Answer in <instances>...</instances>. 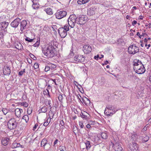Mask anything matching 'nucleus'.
Masks as SVG:
<instances>
[{
  "mask_svg": "<svg viewBox=\"0 0 151 151\" xmlns=\"http://www.w3.org/2000/svg\"><path fill=\"white\" fill-rule=\"evenodd\" d=\"M142 67L138 70L135 71V72L138 74H142L144 73L145 71V70L143 65H140Z\"/></svg>",
  "mask_w": 151,
  "mask_h": 151,
  "instance_id": "19",
  "label": "nucleus"
},
{
  "mask_svg": "<svg viewBox=\"0 0 151 151\" xmlns=\"http://www.w3.org/2000/svg\"><path fill=\"white\" fill-rule=\"evenodd\" d=\"M67 14V12L65 11H58L55 13V15L56 18L58 19H60L65 17Z\"/></svg>",
  "mask_w": 151,
  "mask_h": 151,
  "instance_id": "6",
  "label": "nucleus"
},
{
  "mask_svg": "<svg viewBox=\"0 0 151 151\" xmlns=\"http://www.w3.org/2000/svg\"><path fill=\"white\" fill-rule=\"evenodd\" d=\"M29 55L31 58L33 59L34 60H36L37 58L36 57L32 54L30 53Z\"/></svg>",
  "mask_w": 151,
  "mask_h": 151,
  "instance_id": "51",
  "label": "nucleus"
},
{
  "mask_svg": "<svg viewBox=\"0 0 151 151\" xmlns=\"http://www.w3.org/2000/svg\"><path fill=\"white\" fill-rule=\"evenodd\" d=\"M101 135L102 138L104 139H106L107 138L108 136L106 134L105 132H102L101 133Z\"/></svg>",
  "mask_w": 151,
  "mask_h": 151,
  "instance_id": "32",
  "label": "nucleus"
},
{
  "mask_svg": "<svg viewBox=\"0 0 151 151\" xmlns=\"http://www.w3.org/2000/svg\"><path fill=\"white\" fill-rule=\"evenodd\" d=\"M92 50L91 47L89 45H85L83 46V51L86 54H88L91 52Z\"/></svg>",
  "mask_w": 151,
  "mask_h": 151,
  "instance_id": "11",
  "label": "nucleus"
},
{
  "mask_svg": "<svg viewBox=\"0 0 151 151\" xmlns=\"http://www.w3.org/2000/svg\"><path fill=\"white\" fill-rule=\"evenodd\" d=\"M48 145L49 146V148H50L51 146L49 144H47V139H43L41 142V147H43L44 148V149H45V146L46 145Z\"/></svg>",
  "mask_w": 151,
  "mask_h": 151,
  "instance_id": "20",
  "label": "nucleus"
},
{
  "mask_svg": "<svg viewBox=\"0 0 151 151\" xmlns=\"http://www.w3.org/2000/svg\"><path fill=\"white\" fill-rule=\"evenodd\" d=\"M106 109H106V110L104 111V113L105 114H106L107 115L109 116V113H108V111H107Z\"/></svg>",
  "mask_w": 151,
  "mask_h": 151,
  "instance_id": "59",
  "label": "nucleus"
},
{
  "mask_svg": "<svg viewBox=\"0 0 151 151\" xmlns=\"http://www.w3.org/2000/svg\"><path fill=\"white\" fill-rule=\"evenodd\" d=\"M131 139L134 142H135L137 139L138 136L135 132H133V133L131 134Z\"/></svg>",
  "mask_w": 151,
  "mask_h": 151,
  "instance_id": "21",
  "label": "nucleus"
},
{
  "mask_svg": "<svg viewBox=\"0 0 151 151\" xmlns=\"http://www.w3.org/2000/svg\"><path fill=\"white\" fill-rule=\"evenodd\" d=\"M50 70V67H49L48 65L45 66V72H47Z\"/></svg>",
  "mask_w": 151,
  "mask_h": 151,
  "instance_id": "48",
  "label": "nucleus"
},
{
  "mask_svg": "<svg viewBox=\"0 0 151 151\" xmlns=\"http://www.w3.org/2000/svg\"><path fill=\"white\" fill-rule=\"evenodd\" d=\"M20 22L21 19L19 18H17L11 23L10 25L13 27L16 28Z\"/></svg>",
  "mask_w": 151,
  "mask_h": 151,
  "instance_id": "9",
  "label": "nucleus"
},
{
  "mask_svg": "<svg viewBox=\"0 0 151 151\" xmlns=\"http://www.w3.org/2000/svg\"><path fill=\"white\" fill-rule=\"evenodd\" d=\"M22 109H21L17 108L15 110V113L16 116L18 118L20 117L21 113L22 112Z\"/></svg>",
  "mask_w": 151,
  "mask_h": 151,
  "instance_id": "15",
  "label": "nucleus"
},
{
  "mask_svg": "<svg viewBox=\"0 0 151 151\" xmlns=\"http://www.w3.org/2000/svg\"><path fill=\"white\" fill-rule=\"evenodd\" d=\"M137 62H134L133 65L134 66V69L135 71L138 70V69H140L142 66L140 65H143L141 61H139V60H137Z\"/></svg>",
  "mask_w": 151,
  "mask_h": 151,
  "instance_id": "10",
  "label": "nucleus"
},
{
  "mask_svg": "<svg viewBox=\"0 0 151 151\" xmlns=\"http://www.w3.org/2000/svg\"><path fill=\"white\" fill-rule=\"evenodd\" d=\"M33 4L32 5V7L34 9H36L39 7V3L38 0H31Z\"/></svg>",
  "mask_w": 151,
  "mask_h": 151,
  "instance_id": "17",
  "label": "nucleus"
},
{
  "mask_svg": "<svg viewBox=\"0 0 151 151\" xmlns=\"http://www.w3.org/2000/svg\"><path fill=\"white\" fill-rule=\"evenodd\" d=\"M56 45H54L53 43H50L47 47L42 49V52L48 58L53 57L56 55Z\"/></svg>",
  "mask_w": 151,
  "mask_h": 151,
  "instance_id": "1",
  "label": "nucleus"
},
{
  "mask_svg": "<svg viewBox=\"0 0 151 151\" xmlns=\"http://www.w3.org/2000/svg\"><path fill=\"white\" fill-rule=\"evenodd\" d=\"M34 68L35 69H37L39 67V65L37 63H35L34 65Z\"/></svg>",
  "mask_w": 151,
  "mask_h": 151,
  "instance_id": "53",
  "label": "nucleus"
},
{
  "mask_svg": "<svg viewBox=\"0 0 151 151\" xmlns=\"http://www.w3.org/2000/svg\"><path fill=\"white\" fill-rule=\"evenodd\" d=\"M46 90L47 91V95L49 97H50V93L48 90L47 89H46Z\"/></svg>",
  "mask_w": 151,
  "mask_h": 151,
  "instance_id": "61",
  "label": "nucleus"
},
{
  "mask_svg": "<svg viewBox=\"0 0 151 151\" xmlns=\"http://www.w3.org/2000/svg\"><path fill=\"white\" fill-rule=\"evenodd\" d=\"M73 48H72L70 50V52L68 56L69 58H71L74 55V53L73 52Z\"/></svg>",
  "mask_w": 151,
  "mask_h": 151,
  "instance_id": "41",
  "label": "nucleus"
},
{
  "mask_svg": "<svg viewBox=\"0 0 151 151\" xmlns=\"http://www.w3.org/2000/svg\"><path fill=\"white\" fill-rule=\"evenodd\" d=\"M134 45H130L128 49V53L130 54H134L136 53L135 49H134Z\"/></svg>",
  "mask_w": 151,
  "mask_h": 151,
  "instance_id": "16",
  "label": "nucleus"
},
{
  "mask_svg": "<svg viewBox=\"0 0 151 151\" xmlns=\"http://www.w3.org/2000/svg\"><path fill=\"white\" fill-rule=\"evenodd\" d=\"M25 40L27 41H28L29 42H33L35 40V39H31L29 37H26V38L25 39Z\"/></svg>",
  "mask_w": 151,
  "mask_h": 151,
  "instance_id": "38",
  "label": "nucleus"
},
{
  "mask_svg": "<svg viewBox=\"0 0 151 151\" xmlns=\"http://www.w3.org/2000/svg\"><path fill=\"white\" fill-rule=\"evenodd\" d=\"M81 116L83 119L86 120H88L89 119V117L90 116L89 115H85L83 114V112H81L80 114Z\"/></svg>",
  "mask_w": 151,
  "mask_h": 151,
  "instance_id": "26",
  "label": "nucleus"
},
{
  "mask_svg": "<svg viewBox=\"0 0 151 151\" xmlns=\"http://www.w3.org/2000/svg\"><path fill=\"white\" fill-rule=\"evenodd\" d=\"M40 44V41H37L36 43L34 44L33 45V46L34 47H38L39 46Z\"/></svg>",
  "mask_w": 151,
  "mask_h": 151,
  "instance_id": "44",
  "label": "nucleus"
},
{
  "mask_svg": "<svg viewBox=\"0 0 151 151\" xmlns=\"http://www.w3.org/2000/svg\"><path fill=\"white\" fill-rule=\"evenodd\" d=\"M3 73L5 75H9L11 73V70L8 66H4L3 69Z\"/></svg>",
  "mask_w": 151,
  "mask_h": 151,
  "instance_id": "12",
  "label": "nucleus"
},
{
  "mask_svg": "<svg viewBox=\"0 0 151 151\" xmlns=\"http://www.w3.org/2000/svg\"><path fill=\"white\" fill-rule=\"evenodd\" d=\"M82 100L83 102L86 105L88 106L90 104V100L86 97H85L84 98H83Z\"/></svg>",
  "mask_w": 151,
  "mask_h": 151,
  "instance_id": "24",
  "label": "nucleus"
},
{
  "mask_svg": "<svg viewBox=\"0 0 151 151\" xmlns=\"http://www.w3.org/2000/svg\"><path fill=\"white\" fill-rule=\"evenodd\" d=\"M74 60L76 62H84L85 60V57L83 55L78 54L75 56Z\"/></svg>",
  "mask_w": 151,
  "mask_h": 151,
  "instance_id": "7",
  "label": "nucleus"
},
{
  "mask_svg": "<svg viewBox=\"0 0 151 151\" xmlns=\"http://www.w3.org/2000/svg\"><path fill=\"white\" fill-rule=\"evenodd\" d=\"M25 72V69H24L23 70H21L19 72L18 75L19 76H22L23 73Z\"/></svg>",
  "mask_w": 151,
  "mask_h": 151,
  "instance_id": "43",
  "label": "nucleus"
},
{
  "mask_svg": "<svg viewBox=\"0 0 151 151\" xmlns=\"http://www.w3.org/2000/svg\"><path fill=\"white\" fill-rule=\"evenodd\" d=\"M90 0H78V3L79 4H86Z\"/></svg>",
  "mask_w": 151,
  "mask_h": 151,
  "instance_id": "28",
  "label": "nucleus"
},
{
  "mask_svg": "<svg viewBox=\"0 0 151 151\" xmlns=\"http://www.w3.org/2000/svg\"><path fill=\"white\" fill-rule=\"evenodd\" d=\"M45 104L46 106H49V107H50V109L52 108L51 104V100H47L46 101H45Z\"/></svg>",
  "mask_w": 151,
  "mask_h": 151,
  "instance_id": "34",
  "label": "nucleus"
},
{
  "mask_svg": "<svg viewBox=\"0 0 151 151\" xmlns=\"http://www.w3.org/2000/svg\"><path fill=\"white\" fill-rule=\"evenodd\" d=\"M128 147L131 151H137L138 149V145L134 142H132V144H129Z\"/></svg>",
  "mask_w": 151,
  "mask_h": 151,
  "instance_id": "8",
  "label": "nucleus"
},
{
  "mask_svg": "<svg viewBox=\"0 0 151 151\" xmlns=\"http://www.w3.org/2000/svg\"><path fill=\"white\" fill-rule=\"evenodd\" d=\"M32 111V109L31 108L29 107L27 110V113L28 114L30 115L31 114Z\"/></svg>",
  "mask_w": 151,
  "mask_h": 151,
  "instance_id": "42",
  "label": "nucleus"
},
{
  "mask_svg": "<svg viewBox=\"0 0 151 151\" xmlns=\"http://www.w3.org/2000/svg\"><path fill=\"white\" fill-rule=\"evenodd\" d=\"M137 23V21L135 20H134L132 22V24L134 26L135 24H136Z\"/></svg>",
  "mask_w": 151,
  "mask_h": 151,
  "instance_id": "58",
  "label": "nucleus"
},
{
  "mask_svg": "<svg viewBox=\"0 0 151 151\" xmlns=\"http://www.w3.org/2000/svg\"><path fill=\"white\" fill-rule=\"evenodd\" d=\"M9 139V138H3L1 141V143L4 146H6L8 144V142Z\"/></svg>",
  "mask_w": 151,
  "mask_h": 151,
  "instance_id": "23",
  "label": "nucleus"
},
{
  "mask_svg": "<svg viewBox=\"0 0 151 151\" xmlns=\"http://www.w3.org/2000/svg\"><path fill=\"white\" fill-rule=\"evenodd\" d=\"M9 23L6 22H0V30L5 29L7 27Z\"/></svg>",
  "mask_w": 151,
  "mask_h": 151,
  "instance_id": "14",
  "label": "nucleus"
},
{
  "mask_svg": "<svg viewBox=\"0 0 151 151\" xmlns=\"http://www.w3.org/2000/svg\"><path fill=\"white\" fill-rule=\"evenodd\" d=\"M22 119H24L27 123L28 122L29 119L28 116L27 115H26L23 116Z\"/></svg>",
  "mask_w": 151,
  "mask_h": 151,
  "instance_id": "36",
  "label": "nucleus"
},
{
  "mask_svg": "<svg viewBox=\"0 0 151 151\" xmlns=\"http://www.w3.org/2000/svg\"><path fill=\"white\" fill-rule=\"evenodd\" d=\"M130 16L127 15L126 16V18L128 19H130Z\"/></svg>",
  "mask_w": 151,
  "mask_h": 151,
  "instance_id": "63",
  "label": "nucleus"
},
{
  "mask_svg": "<svg viewBox=\"0 0 151 151\" xmlns=\"http://www.w3.org/2000/svg\"><path fill=\"white\" fill-rule=\"evenodd\" d=\"M85 143L86 147V149L88 150L90 149L91 146L90 142L86 140Z\"/></svg>",
  "mask_w": 151,
  "mask_h": 151,
  "instance_id": "30",
  "label": "nucleus"
},
{
  "mask_svg": "<svg viewBox=\"0 0 151 151\" xmlns=\"http://www.w3.org/2000/svg\"><path fill=\"white\" fill-rule=\"evenodd\" d=\"M65 125V123L63 120H60V126H63Z\"/></svg>",
  "mask_w": 151,
  "mask_h": 151,
  "instance_id": "52",
  "label": "nucleus"
},
{
  "mask_svg": "<svg viewBox=\"0 0 151 151\" xmlns=\"http://www.w3.org/2000/svg\"><path fill=\"white\" fill-rule=\"evenodd\" d=\"M40 111L42 112L45 113L47 111V107L44 106L41 109Z\"/></svg>",
  "mask_w": 151,
  "mask_h": 151,
  "instance_id": "35",
  "label": "nucleus"
},
{
  "mask_svg": "<svg viewBox=\"0 0 151 151\" xmlns=\"http://www.w3.org/2000/svg\"><path fill=\"white\" fill-rule=\"evenodd\" d=\"M101 57H99V55H97V56H95L94 57V58L95 60H97L98 58H99L100 59H101L102 58L104 57V55H101Z\"/></svg>",
  "mask_w": 151,
  "mask_h": 151,
  "instance_id": "39",
  "label": "nucleus"
},
{
  "mask_svg": "<svg viewBox=\"0 0 151 151\" xmlns=\"http://www.w3.org/2000/svg\"><path fill=\"white\" fill-rule=\"evenodd\" d=\"M109 61L108 60H106L105 61L104 64H102V65H107L109 63Z\"/></svg>",
  "mask_w": 151,
  "mask_h": 151,
  "instance_id": "60",
  "label": "nucleus"
},
{
  "mask_svg": "<svg viewBox=\"0 0 151 151\" xmlns=\"http://www.w3.org/2000/svg\"><path fill=\"white\" fill-rule=\"evenodd\" d=\"M20 30L22 32L23 31L24 29H25V27L27 24V22L26 20L22 21L20 22Z\"/></svg>",
  "mask_w": 151,
  "mask_h": 151,
  "instance_id": "18",
  "label": "nucleus"
},
{
  "mask_svg": "<svg viewBox=\"0 0 151 151\" xmlns=\"http://www.w3.org/2000/svg\"><path fill=\"white\" fill-rule=\"evenodd\" d=\"M58 100L59 101H61L63 99V95L62 94H60L58 97Z\"/></svg>",
  "mask_w": 151,
  "mask_h": 151,
  "instance_id": "46",
  "label": "nucleus"
},
{
  "mask_svg": "<svg viewBox=\"0 0 151 151\" xmlns=\"http://www.w3.org/2000/svg\"><path fill=\"white\" fill-rule=\"evenodd\" d=\"M18 124L16 120L14 118H11L9 120L7 123V126L10 129H15Z\"/></svg>",
  "mask_w": 151,
  "mask_h": 151,
  "instance_id": "4",
  "label": "nucleus"
},
{
  "mask_svg": "<svg viewBox=\"0 0 151 151\" xmlns=\"http://www.w3.org/2000/svg\"><path fill=\"white\" fill-rule=\"evenodd\" d=\"M51 70H52L54 69L56 67L55 65L54 64H52V63H51Z\"/></svg>",
  "mask_w": 151,
  "mask_h": 151,
  "instance_id": "55",
  "label": "nucleus"
},
{
  "mask_svg": "<svg viewBox=\"0 0 151 151\" xmlns=\"http://www.w3.org/2000/svg\"><path fill=\"white\" fill-rule=\"evenodd\" d=\"M134 49H135V50L136 53L137 52H139V48L138 47H137V46H135V45H134Z\"/></svg>",
  "mask_w": 151,
  "mask_h": 151,
  "instance_id": "49",
  "label": "nucleus"
},
{
  "mask_svg": "<svg viewBox=\"0 0 151 151\" xmlns=\"http://www.w3.org/2000/svg\"><path fill=\"white\" fill-rule=\"evenodd\" d=\"M21 104L22 105L26 107L28 106V104L26 102H22L21 103Z\"/></svg>",
  "mask_w": 151,
  "mask_h": 151,
  "instance_id": "47",
  "label": "nucleus"
},
{
  "mask_svg": "<svg viewBox=\"0 0 151 151\" xmlns=\"http://www.w3.org/2000/svg\"><path fill=\"white\" fill-rule=\"evenodd\" d=\"M58 141V139H56V140H55V141L54 143V146L57 143Z\"/></svg>",
  "mask_w": 151,
  "mask_h": 151,
  "instance_id": "62",
  "label": "nucleus"
},
{
  "mask_svg": "<svg viewBox=\"0 0 151 151\" xmlns=\"http://www.w3.org/2000/svg\"><path fill=\"white\" fill-rule=\"evenodd\" d=\"M106 109H108V111H111L114 110V108L112 105H108L106 107Z\"/></svg>",
  "mask_w": 151,
  "mask_h": 151,
  "instance_id": "33",
  "label": "nucleus"
},
{
  "mask_svg": "<svg viewBox=\"0 0 151 151\" xmlns=\"http://www.w3.org/2000/svg\"><path fill=\"white\" fill-rule=\"evenodd\" d=\"M49 123H48V122L47 121H47L46 122H45L44 123L43 125L45 126H47L48 124H49Z\"/></svg>",
  "mask_w": 151,
  "mask_h": 151,
  "instance_id": "56",
  "label": "nucleus"
},
{
  "mask_svg": "<svg viewBox=\"0 0 151 151\" xmlns=\"http://www.w3.org/2000/svg\"><path fill=\"white\" fill-rule=\"evenodd\" d=\"M59 149L61 151H65L66 150L65 147L64 146H60Z\"/></svg>",
  "mask_w": 151,
  "mask_h": 151,
  "instance_id": "50",
  "label": "nucleus"
},
{
  "mask_svg": "<svg viewBox=\"0 0 151 151\" xmlns=\"http://www.w3.org/2000/svg\"><path fill=\"white\" fill-rule=\"evenodd\" d=\"M2 111H3L4 114V115H6V114L8 112H9V110L7 109L6 108H3L2 110Z\"/></svg>",
  "mask_w": 151,
  "mask_h": 151,
  "instance_id": "37",
  "label": "nucleus"
},
{
  "mask_svg": "<svg viewBox=\"0 0 151 151\" xmlns=\"http://www.w3.org/2000/svg\"><path fill=\"white\" fill-rule=\"evenodd\" d=\"M93 151H101L100 147L98 145H95L93 147Z\"/></svg>",
  "mask_w": 151,
  "mask_h": 151,
  "instance_id": "31",
  "label": "nucleus"
},
{
  "mask_svg": "<svg viewBox=\"0 0 151 151\" xmlns=\"http://www.w3.org/2000/svg\"><path fill=\"white\" fill-rule=\"evenodd\" d=\"M142 140L143 142H147L149 139V137L147 135H144L142 136Z\"/></svg>",
  "mask_w": 151,
  "mask_h": 151,
  "instance_id": "27",
  "label": "nucleus"
},
{
  "mask_svg": "<svg viewBox=\"0 0 151 151\" xmlns=\"http://www.w3.org/2000/svg\"><path fill=\"white\" fill-rule=\"evenodd\" d=\"M12 147L13 148L19 147H22V145H20L19 143H18L16 142H14L12 144Z\"/></svg>",
  "mask_w": 151,
  "mask_h": 151,
  "instance_id": "25",
  "label": "nucleus"
},
{
  "mask_svg": "<svg viewBox=\"0 0 151 151\" xmlns=\"http://www.w3.org/2000/svg\"><path fill=\"white\" fill-rule=\"evenodd\" d=\"M5 146H3L2 147L1 150L2 151H5L6 150V147Z\"/></svg>",
  "mask_w": 151,
  "mask_h": 151,
  "instance_id": "57",
  "label": "nucleus"
},
{
  "mask_svg": "<svg viewBox=\"0 0 151 151\" xmlns=\"http://www.w3.org/2000/svg\"><path fill=\"white\" fill-rule=\"evenodd\" d=\"M70 28L69 25L66 24L63 27L60 28L58 30V33L62 38H65L67 35V32L69 31Z\"/></svg>",
  "mask_w": 151,
  "mask_h": 151,
  "instance_id": "2",
  "label": "nucleus"
},
{
  "mask_svg": "<svg viewBox=\"0 0 151 151\" xmlns=\"http://www.w3.org/2000/svg\"><path fill=\"white\" fill-rule=\"evenodd\" d=\"M76 23L77 24V17L74 14L70 15L68 20L67 24L69 25L71 29L74 28Z\"/></svg>",
  "mask_w": 151,
  "mask_h": 151,
  "instance_id": "3",
  "label": "nucleus"
},
{
  "mask_svg": "<svg viewBox=\"0 0 151 151\" xmlns=\"http://www.w3.org/2000/svg\"><path fill=\"white\" fill-rule=\"evenodd\" d=\"M79 125L80 126L81 128H83L84 125H83V123L82 122H79Z\"/></svg>",
  "mask_w": 151,
  "mask_h": 151,
  "instance_id": "54",
  "label": "nucleus"
},
{
  "mask_svg": "<svg viewBox=\"0 0 151 151\" xmlns=\"http://www.w3.org/2000/svg\"><path fill=\"white\" fill-rule=\"evenodd\" d=\"M115 112L116 111L114 110V111H113H113L112 110H111V111L109 110L108 111V113H109V116H111V114L112 115L114 114L115 113Z\"/></svg>",
  "mask_w": 151,
  "mask_h": 151,
  "instance_id": "45",
  "label": "nucleus"
},
{
  "mask_svg": "<svg viewBox=\"0 0 151 151\" xmlns=\"http://www.w3.org/2000/svg\"><path fill=\"white\" fill-rule=\"evenodd\" d=\"M113 145V146H114V147L116 151H117V150L119 151H121V150H123V149L121 147V145L119 143V142H115V143H114Z\"/></svg>",
  "mask_w": 151,
  "mask_h": 151,
  "instance_id": "13",
  "label": "nucleus"
},
{
  "mask_svg": "<svg viewBox=\"0 0 151 151\" xmlns=\"http://www.w3.org/2000/svg\"><path fill=\"white\" fill-rule=\"evenodd\" d=\"M87 19L86 16L83 15H80L77 17V24L79 25H83L86 22Z\"/></svg>",
  "mask_w": 151,
  "mask_h": 151,
  "instance_id": "5",
  "label": "nucleus"
},
{
  "mask_svg": "<svg viewBox=\"0 0 151 151\" xmlns=\"http://www.w3.org/2000/svg\"><path fill=\"white\" fill-rule=\"evenodd\" d=\"M95 13L94 9L93 8L89 9L87 11V14L89 16L93 15Z\"/></svg>",
  "mask_w": 151,
  "mask_h": 151,
  "instance_id": "22",
  "label": "nucleus"
},
{
  "mask_svg": "<svg viewBox=\"0 0 151 151\" xmlns=\"http://www.w3.org/2000/svg\"><path fill=\"white\" fill-rule=\"evenodd\" d=\"M21 132V131L20 130H19L18 129L17 130H15L14 132L13 133L14 134H19Z\"/></svg>",
  "mask_w": 151,
  "mask_h": 151,
  "instance_id": "40",
  "label": "nucleus"
},
{
  "mask_svg": "<svg viewBox=\"0 0 151 151\" xmlns=\"http://www.w3.org/2000/svg\"><path fill=\"white\" fill-rule=\"evenodd\" d=\"M45 12L47 14L49 15H51L53 14V12L52 11L51 9L50 8H48L46 9L45 10Z\"/></svg>",
  "mask_w": 151,
  "mask_h": 151,
  "instance_id": "29",
  "label": "nucleus"
},
{
  "mask_svg": "<svg viewBox=\"0 0 151 151\" xmlns=\"http://www.w3.org/2000/svg\"><path fill=\"white\" fill-rule=\"evenodd\" d=\"M86 127L87 128H90L91 127V126L89 124H87L86 126Z\"/></svg>",
  "mask_w": 151,
  "mask_h": 151,
  "instance_id": "64",
  "label": "nucleus"
}]
</instances>
